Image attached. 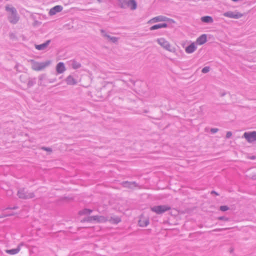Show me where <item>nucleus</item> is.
<instances>
[{"instance_id":"f257e3e1","label":"nucleus","mask_w":256,"mask_h":256,"mask_svg":"<svg viewBox=\"0 0 256 256\" xmlns=\"http://www.w3.org/2000/svg\"><path fill=\"white\" fill-rule=\"evenodd\" d=\"M158 43L164 48L171 52L174 53L176 52V48L172 47L170 42L166 40L164 38H159L156 40Z\"/></svg>"},{"instance_id":"f03ea898","label":"nucleus","mask_w":256,"mask_h":256,"mask_svg":"<svg viewBox=\"0 0 256 256\" xmlns=\"http://www.w3.org/2000/svg\"><path fill=\"white\" fill-rule=\"evenodd\" d=\"M170 209L171 208L168 205L156 206L150 208V210L152 212L158 214L170 210Z\"/></svg>"},{"instance_id":"7ed1b4c3","label":"nucleus","mask_w":256,"mask_h":256,"mask_svg":"<svg viewBox=\"0 0 256 256\" xmlns=\"http://www.w3.org/2000/svg\"><path fill=\"white\" fill-rule=\"evenodd\" d=\"M50 62H51L50 60H47L41 62H35L32 64V68L35 70H42L48 66L50 64Z\"/></svg>"},{"instance_id":"20e7f679","label":"nucleus","mask_w":256,"mask_h":256,"mask_svg":"<svg viewBox=\"0 0 256 256\" xmlns=\"http://www.w3.org/2000/svg\"><path fill=\"white\" fill-rule=\"evenodd\" d=\"M242 138H245L249 143L254 142L256 141V131L245 132Z\"/></svg>"},{"instance_id":"39448f33","label":"nucleus","mask_w":256,"mask_h":256,"mask_svg":"<svg viewBox=\"0 0 256 256\" xmlns=\"http://www.w3.org/2000/svg\"><path fill=\"white\" fill-rule=\"evenodd\" d=\"M86 220L89 222H105L108 221V220L106 217L102 216H94L88 217Z\"/></svg>"},{"instance_id":"423d86ee","label":"nucleus","mask_w":256,"mask_h":256,"mask_svg":"<svg viewBox=\"0 0 256 256\" xmlns=\"http://www.w3.org/2000/svg\"><path fill=\"white\" fill-rule=\"evenodd\" d=\"M224 16L230 18L238 19L242 18L243 16V14L238 12L228 11L224 12Z\"/></svg>"},{"instance_id":"0eeeda50","label":"nucleus","mask_w":256,"mask_h":256,"mask_svg":"<svg viewBox=\"0 0 256 256\" xmlns=\"http://www.w3.org/2000/svg\"><path fill=\"white\" fill-rule=\"evenodd\" d=\"M149 224V218L148 217L142 214L138 220V225L141 227H145Z\"/></svg>"},{"instance_id":"6e6552de","label":"nucleus","mask_w":256,"mask_h":256,"mask_svg":"<svg viewBox=\"0 0 256 256\" xmlns=\"http://www.w3.org/2000/svg\"><path fill=\"white\" fill-rule=\"evenodd\" d=\"M100 32L102 34V35L104 36V37H105L106 38H108V40H109V41H110L111 42H113V43H116L118 42V38H116V37H114V36H110L108 34L106 31L104 30H100Z\"/></svg>"},{"instance_id":"1a4fd4ad","label":"nucleus","mask_w":256,"mask_h":256,"mask_svg":"<svg viewBox=\"0 0 256 256\" xmlns=\"http://www.w3.org/2000/svg\"><path fill=\"white\" fill-rule=\"evenodd\" d=\"M63 9V8L62 6L58 5L56 6H54V7L52 8L50 12H49V14L50 16H53L56 14L57 12H60Z\"/></svg>"},{"instance_id":"9d476101","label":"nucleus","mask_w":256,"mask_h":256,"mask_svg":"<svg viewBox=\"0 0 256 256\" xmlns=\"http://www.w3.org/2000/svg\"><path fill=\"white\" fill-rule=\"evenodd\" d=\"M50 42H51L50 40H46L45 42H44L42 44H36L35 48L36 49H37L38 50H44L50 44Z\"/></svg>"},{"instance_id":"9b49d317","label":"nucleus","mask_w":256,"mask_h":256,"mask_svg":"<svg viewBox=\"0 0 256 256\" xmlns=\"http://www.w3.org/2000/svg\"><path fill=\"white\" fill-rule=\"evenodd\" d=\"M66 70V67L62 62H60L57 64L56 66V70L58 74H62Z\"/></svg>"},{"instance_id":"f8f14e48","label":"nucleus","mask_w":256,"mask_h":256,"mask_svg":"<svg viewBox=\"0 0 256 256\" xmlns=\"http://www.w3.org/2000/svg\"><path fill=\"white\" fill-rule=\"evenodd\" d=\"M168 18L163 16H158L152 18L150 22H165L168 20Z\"/></svg>"},{"instance_id":"ddd939ff","label":"nucleus","mask_w":256,"mask_h":256,"mask_svg":"<svg viewBox=\"0 0 256 256\" xmlns=\"http://www.w3.org/2000/svg\"><path fill=\"white\" fill-rule=\"evenodd\" d=\"M196 49V46L194 43H192L186 48V52L188 54L194 52Z\"/></svg>"},{"instance_id":"4468645a","label":"nucleus","mask_w":256,"mask_h":256,"mask_svg":"<svg viewBox=\"0 0 256 256\" xmlns=\"http://www.w3.org/2000/svg\"><path fill=\"white\" fill-rule=\"evenodd\" d=\"M207 40V36L206 34H203L198 37L196 40V42L200 45L204 44Z\"/></svg>"},{"instance_id":"2eb2a0df","label":"nucleus","mask_w":256,"mask_h":256,"mask_svg":"<svg viewBox=\"0 0 256 256\" xmlns=\"http://www.w3.org/2000/svg\"><path fill=\"white\" fill-rule=\"evenodd\" d=\"M167 26H168V24H166V23L159 24H155V25L152 26L150 28V30H158L159 28H166Z\"/></svg>"},{"instance_id":"dca6fc26","label":"nucleus","mask_w":256,"mask_h":256,"mask_svg":"<svg viewBox=\"0 0 256 256\" xmlns=\"http://www.w3.org/2000/svg\"><path fill=\"white\" fill-rule=\"evenodd\" d=\"M130 8L132 10H135L137 8V3L135 0H129L127 8Z\"/></svg>"},{"instance_id":"f3484780","label":"nucleus","mask_w":256,"mask_h":256,"mask_svg":"<svg viewBox=\"0 0 256 256\" xmlns=\"http://www.w3.org/2000/svg\"><path fill=\"white\" fill-rule=\"evenodd\" d=\"M66 82L68 85H74L76 84V80L72 76L70 75L66 79Z\"/></svg>"},{"instance_id":"a211bd4d","label":"nucleus","mask_w":256,"mask_h":256,"mask_svg":"<svg viewBox=\"0 0 256 256\" xmlns=\"http://www.w3.org/2000/svg\"><path fill=\"white\" fill-rule=\"evenodd\" d=\"M121 219L120 217L116 216H112L109 220V222L113 224H118L120 222Z\"/></svg>"},{"instance_id":"6ab92c4d","label":"nucleus","mask_w":256,"mask_h":256,"mask_svg":"<svg viewBox=\"0 0 256 256\" xmlns=\"http://www.w3.org/2000/svg\"><path fill=\"white\" fill-rule=\"evenodd\" d=\"M118 6L122 8H127L128 0H118Z\"/></svg>"},{"instance_id":"aec40b11","label":"nucleus","mask_w":256,"mask_h":256,"mask_svg":"<svg viewBox=\"0 0 256 256\" xmlns=\"http://www.w3.org/2000/svg\"><path fill=\"white\" fill-rule=\"evenodd\" d=\"M201 20L205 23H211L213 22V19L210 16H202L201 18Z\"/></svg>"},{"instance_id":"412c9836","label":"nucleus","mask_w":256,"mask_h":256,"mask_svg":"<svg viewBox=\"0 0 256 256\" xmlns=\"http://www.w3.org/2000/svg\"><path fill=\"white\" fill-rule=\"evenodd\" d=\"M71 66L74 70L79 68L81 67V64L75 60H72Z\"/></svg>"},{"instance_id":"4be33fe9","label":"nucleus","mask_w":256,"mask_h":256,"mask_svg":"<svg viewBox=\"0 0 256 256\" xmlns=\"http://www.w3.org/2000/svg\"><path fill=\"white\" fill-rule=\"evenodd\" d=\"M92 212V210L90 209H84L79 212L78 214L80 216L89 215Z\"/></svg>"},{"instance_id":"5701e85b","label":"nucleus","mask_w":256,"mask_h":256,"mask_svg":"<svg viewBox=\"0 0 256 256\" xmlns=\"http://www.w3.org/2000/svg\"><path fill=\"white\" fill-rule=\"evenodd\" d=\"M46 78V74H42L39 76V78H38L39 82H38L40 85H44V84L42 83V81H43V80H45Z\"/></svg>"},{"instance_id":"b1692460","label":"nucleus","mask_w":256,"mask_h":256,"mask_svg":"<svg viewBox=\"0 0 256 256\" xmlns=\"http://www.w3.org/2000/svg\"><path fill=\"white\" fill-rule=\"evenodd\" d=\"M6 252L8 254L13 255L16 254V250L12 249L10 250H6Z\"/></svg>"},{"instance_id":"393cba45","label":"nucleus","mask_w":256,"mask_h":256,"mask_svg":"<svg viewBox=\"0 0 256 256\" xmlns=\"http://www.w3.org/2000/svg\"><path fill=\"white\" fill-rule=\"evenodd\" d=\"M42 149L44 150L47 154L51 153L52 150L50 148L42 147Z\"/></svg>"},{"instance_id":"a878e982","label":"nucleus","mask_w":256,"mask_h":256,"mask_svg":"<svg viewBox=\"0 0 256 256\" xmlns=\"http://www.w3.org/2000/svg\"><path fill=\"white\" fill-rule=\"evenodd\" d=\"M210 68L209 66H205L202 69V72L204 74H206L208 72L210 71Z\"/></svg>"},{"instance_id":"bb28decb","label":"nucleus","mask_w":256,"mask_h":256,"mask_svg":"<svg viewBox=\"0 0 256 256\" xmlns=\"http://www.w3.org/2000/svg\"><path fill=\"white\" fill-rule=\"evenodd\" d=\"M220 210L224 212L228 210V208L226 206H222L220 207Z\"/></svg>"},{"instance_id":"cd10ccee","label":"nucleus","mask_w":256,"mask_h":256,"mask_svg":"<svg viewBox=\"0 0 256 256\" xmlns=\"http://www.w3.org/2000/svg\"><path fill=\"white\" fill-rule=\"evenodd\" d=\"M210 131L212 134H214L217 132L218 131V128H212Z\"/></svg>"},{"instance_id":"c85d7f7f","label":"nucleus","mask_w":256,"mask_h":256,"mask_svg":"<svg viewBox=\"0 0 256 256\" xmlns=\"http://www.w3.org/2000/svg\"><path fill=\"white\" fill-rule=\"evenodd\" d=\"M14 214V213H12V214H5L2 215V216L0 215V218H4L6 217V216H12V215Z\"/></svg>"},{"instance_id":"c756f323","label":"nucleus","mask_w":256,"mask_h":256,"mask_svg":"<svg viewBox=\"0 0 256 256\" xmlns=\"http://www.w3.org/2000/svg\"><path fill=\"white\" fill-rule=\"evenodd\" d=\"M232 136V132H228L226 134V138H229Z\"/></svg>"},{"instance_id":"7c9ffc66","label":"nucleus","mask_w":256,"mask_h":256,"mask_svg":"<svg viewBox=\"0 0 256 256\" xmlns=\"http://www.w3.org/2000/svg\"><path fill=\"white\" fill-rule=\"evenodd\" d=\"M19 196L22 198H27L28 196H23L20 192H18Z\"/></svg>"},{"instance_id":"2f4dec72","label":"nucleus","mask_w":256,"mask_h":256,"mask_svg":"<svg viewBox=\"0 0 256 256\" xmlns=\"http://www.w3.org/2000/svg\"><path fill=\"white\" fill-rule=\"evenodd\" d=\"M6 10L7 11L10 12L11 13H12L14 12L13 10L11 8H10L9 7H6Z\"/></svg>"},{"instance_id":"473e14b6","label":"nucleus","mask_w":256,"mask_h":256,"mask_svg":"<svg viewBox=\"0 0 256 256\" xmlns=\"http://www.w3.org/2000/svg\"><path fill=\"white\" fill-rule=\"evenodd\" d=\"M218 219L220 220H226V221L228 220V218H225L224 217H220V218H218Z\"/></svg>"},{"instance_id":"72a5a7b5","label":"nucleus","mask_w":256,"mask_h":256,"mask_svg":"<svg viewBox=\"0 0 256 256\" xmlns=\"http://www.w3.org/2000/svg\"><path fill=\"white\" fill-rule=\"evenodd\" d=\"M55 81H56V79H54V80H49L48 82L50 83H52V82H54Z\"/></svg>"},{"instance_id":"f704fd0d","label":"nucleus","mask_w":256,"mask_h":256,"mask_svg":"<svg viewBox=\"0 0 256 256\" xmlns=\"http://www.w3.org/2000/svg\"><path fill=\"white\" fill-rule=\"evenodd\" d=\"M32 82H31L30 81H29L28 82V86H32Z\"/></svg>"},{"instance_id":"c9c22d12","label":"nucleus","mask_w":256,"mask_h":256,"mask_svg":"<svg viewBox=\"0 0 256 256\" xmlns=\"http://www.w3.org/2000/svg\"><path fill=\"white\" fill-rule=\"evenodd\" d=\"M225 94H226L225 93H222L221 94L220 96H224Z\"/></svg>"},{"instance_id":"e433bc0d","label":"nucleus","mask_w":256,"mask_h":256,"mask_svg":"<svg viewBox=\"0 0 256 256\" xmlns=\"http://www.w3.org/2000/svg\"><path fill=\"white\" fill-rule=\"evenodd\" d=\"M130 82L132 83V84H134V82L132 80H130Z\"/></svg>"},{"instance_id":"4c0bfd02","label":"nucleus","mask_w":256,"mask_h":256,"mask_svg":"<svg viewBox=\"0 0 256 256\" xmlns=\"http://www.w3.org/2000/svg\"><path fill=\"white\" fill-rule=\"evenodd\" d=\"M98 2H102V0H97Z\"/></svg>"},{"instance_id":"58836bf2","label":"nucleus","mask_w":256,"mask_h":256,"mask_svg":"<svg viewBox=\"0 0 256 256\" xmlns=\"http://www.w3.org/2000/svg\"><path fill=\"white\" fill-rule=\"evenodd\" d=\"M22 78V76H20V79Z\"/></svg>"}]
</instances>
